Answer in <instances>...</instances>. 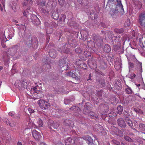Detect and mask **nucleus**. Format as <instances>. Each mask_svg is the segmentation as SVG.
<instances>
[{
    "mask_svg": "<svg viewBox=\"0 0 145 145\" xmlns=\"http://www.w3.org/2000/svg\"><path fill=\"white\" fill-rule=\"evenodd\" d=\"M21 26H23L24 27V28H23V29L24 30V31H25L26 29V27L25 25H24L23 24H21Z\"/></svg>",
    "mask_w": 145,
    "mask_h": 145,
    "instance_id": "e2e57ef3",
    "label": "nucleus"
},
{
    "mask_svg": "<svg viewBox=\"0 0 145 145\" xmlns=\"http://www.w3.org/2000/svg\"><path fill=\"white\" fill-rule=\"evenodd\" d=\"M140 127L141 128L142 130H145V124H140L139 125Z\"/></svg>",
    "mask_w": 145,
    "mask_h": 145,
    "instance_id": "37998d69",
    "label": "nucleus"
},
{
    "mask_svg": "<svg viewBox=\"0 0 145 145\" xmlns=\"http://www.w3.org/2000/svg\"><path fill=\"white\" fill-rule=\"evenodd\" d=\"M21 86L25 89L27 88V83L25 81H23L21 83Z\"/></svg>",
    "mask_w": 145,
    "mask_h": 145,
    "instance_id": "72a5a7b5",
    "label": "nucleus"
},
{
    "mask_svg": "<svg viewBox=\"0 0 145 145\" xmlns=\"http://www.w3.org/2000/svg\"><path fill=\"white\" fill-rule=\"evenodd\" d=\"M25 43L27 46H31L32 43V39L31 36H29V37H26L25 40Z\"/></svg>",
    "mask_w": 145,
    "mask_h": 145,
    "instance_id": "dca6fc26",
    "label": "nucleus"
},
{
    "mask_svg": "<svg viewBox=\"0 0 145 145\" xmlns=\"http://www.w3.org/2000/svg\"><path fill=\"white\" fill-rule=\"evenodd\" d=\"M72 122L71 120H66L64 122V124L65 126V128H67L68 129L70 128V126L71 122Z\"/></svg>",
    "mask_w": 145,
    "mask_h": 145,
    "instance_id": "a211bd4d",
    "label": "nucleus"
},
{
    "mask_svg": "<svg viewBox=\"0 0 145 145\" xmlns=\"http://www.w3.org/2000/svg\"><path fill=\"white\" fill-rule=\"evenodd\" d=\"M114 31L116 33H121L124 32V30L122 28L120 29L116 28L114 29Z\"/></svg>",
    "mask_w": 145,
    "mask_h": 145,
    "instance_id": "7c9ffc66",
    "label": "nucleus"
},
{
    "mask_svg": "<svg viewBox=\"0 0 145 145\" xmlns=\"http://www.w3.org/2000/svg\"><path fill=\"white\" fill-rule=\"evenodd\" d=\"M41 11L44 14L46 15H49V12L47 10V7H46V8H42L41 9Z\"/></svg>",
    "mask_w": 145,
    "mask_h": 145,
    "instance_id": "473e14b6",
    "label": "nucleus"
},
{
    "mask_svg": "<svg viewBox=\"0 0 145 145\" xmlns=\"http://www.w3.org/2000/svg\"><path fill=\"white\" fill-rule=\"evenodd\" d=\"M17 145H22V142H20L19 141L17 143Z\"/></svg>",
    "mask_w": 145,
    "mask_h": 145,
    "instance_id": "69168bd1",
    "label": "nucleus"
},
{
    "mask_svg": "<svg viewBox=\"0 0 145 145\" xmlns=\"http://www.w3.org/2000/svg\"><path fill=\"white\" fill-rule=\"evenodd\" d=\"M28 111L29 113L30 114H32L35 112V111L31 108H28Z\"/></svg>",
    "mask_w": 145,
    "mask_h": 145,
    "instance_id": "49530a36",
    "label": "nucleus"
},
{
    "mask_svg": "<svg viewBox=\"0 0 145 145\" xmlns=\"http://www.w3.org/2000/svg\"><path fill=\"white\" fill-rule=\"evenodd\" d=\"M67 59L63 58L59 61V65L62 71L67 70L68 68Z\"/></svg>",
    "mask_w": 145,
    "mask_h": 145,
    "instance_id": "7ed1b4c3",
    "label": "nucleus"
},
{
    "mask_svg": "<svg viewBox=\"0 0 145 145\" xmlns=\"http://www.w3.org/2000/svg\"><path fill=\"white\" fill-rule=\"evenodd\" d=\"M4 121L7 124H9L10 126H11V124L10 123V121L8 120L5 119V120H4Z\"/></svg>",
    "mask_w": 145,
    "mask_h": 145,
    "instance_id": "864d4df0",
    "label": "nucleus"
},
{
    "mask_svg": "<svg viewBox=\"0 0 145 145\" xmlns=\"http://www.w3.org/2000/svg\"><path fill=\"white\" fill-rule=\"evenodd\" d=\"M92 108V105L89 103H87L84 106L83 112L84 114L86 112L90 111Z\"/></svg>",
    "mask_w": 145,
    "mask_h": 145,
    "instance_id": "9b49d317",
    "label": "nucleus"
},
{
    "mask_svg": "<svg viewBox=\"0 0 145 145\" xmlns=\"http://www.w3.org/2000/svg\"><path fill=\"white\" fill-rule=\"evenodd\" d=\"M72 139L71 138L68 137L65 140V145H70L71 143Z\"/></svg>",
    "mask_w": 145,
    "mask_h": 145,
    "instance_id": "bb28decb",
    "label": "nucleus"
},
{
    "mask_svg": "<svg viewBox=\"0 0 145 145\" xmlns=\"http://www.w3.org/2000/svg\"><path fill=\"white\" fill-rule=\"evenodd\" d=\"M74 115L76 116H78L79 117H80V116H81V115L80 114H79L78 113L76 112H74Z\"/></svg>",
    "mask_w": 145,
    "mask_h": 145,
    "instance_id": "5fc2aeb1",
    "label": "nucleus"
},
{
    "mask_svg": "<svg viewBox=\"0 0 145 145\" xmlns=\"http://www.w3.org/2000/svg\"><path fill=\"white\" fill-rule=\"evenodd\" d=\"M52 17L55 20H57L59 17V14L58 10H56V11L54 12L52 14Z\"/></svg>",
    "mask_w": 145,
    "mask_h": 145,
    "instance_id": "6ab92c4d",
    "label": "nucleus"
},
{
    "mask_svg": "<svg viewBox=\"0 0 145 145\" xmlns=\"http://www.w3.org/2000/svg\"><path fill=\"white\" fill-rule=\"evenodd\" d=\"M111 131L113 134L120 137H121L123 135V133L121 131L119 130L118 129L114 126L112 128Z\"/></svg>",
    "mask_w": 145,
    "mask_h": 145,
    "instance_id": "6e6552de",
    "label": "nucleus"
},
{
    "mask_svg": "<svg viewBox=\"0 0 145 145\" xmlns=\"http://www.w3.org/2000/svg\"><path fill=\"white\" fill-rule=\"evenodd\" d=\"M41 89L38 85L31 87V91L34 93H37V96L39 98H41L43 96V95L41 93Z\"/></svg>",
    "mask_w": 145,
    "mask_h": 145,
    "instance_id": "20e7f679",
    "label": "nucleus"
},
{
    "mask_svg": "<svg viewBox=\"0 0 145 145\" xmlns=\"http://www.w3.org/2000/svg\"><path fill=\"white\" fill-rule=\"evenodd\" d=\"M90 53L89 51L84 50L83 51L82 54L80 56V57H81L82 59H84L85 58L89 57L90 56Z\"/></svg>",
    "mask_w": 145,
    "mask_h": 145,
    "instance_id": "2eb2a0df",
    "label": "nucleus"
},
{
    "mask_svg": "<svg viewBox=\"0 0 145 145\" xmlns=\"http://www.w3.org/2000/svg\"><path fill=\"white\" fill-rule=\"evenodd\" d=\"M129 65L131 67H133V64L132 63H130Z\"/></svg>",
    "mask_w": 145,
    "mask_h": 145,
    "instance_id": "338daca9",
    "label": "nucleus"
},
{
    "mask_svg": "<svg viewBox=\"0 0 145 145\" xmlns=\"http://www.w3.org/2000/svg\"><path fill=\"white\" fill-rule=\"evenodd\" d=\"M56 4V1L54 0H49L47 3V5L53 7Z\"/></svg>",
    "mask_w": 145,
    "mask_h": 145,
    "instance_id": "393cba45",
    "label": "nucleus"
},
{
    "mask_svg": "<svg viewBox=\"0 0 145 145\" xmlns=\"http://www.w3.org/2000/svg\"><path fill=\"white\" fill-rule=\"evenodd\" d=\"M40 7L42 8H46V3L44 1H42L41 2L40 4Z\"/></svg>",
    "mask_w": 145,
    "mask_h": 145,
    "instance_id": "e433bc0d",
    "label": "nucleus"
},
{
    "mask_svg": "<svg viewBox=\"0 0 145 145\" xmlns=\"http://www.w3.org/2000/svg\"><path fill=\"white\" fill-rule=\"evenodd\" d=\"M30 1V3L31 4H32V1L31 0H27L26 1H25V2H24L23 4V6H25L27 5V2L28 1Z\"/></svg>",
    "mask_w": 145,
    "mask_h": 145,
    "instance_id": "09e8293b",
    "label": "nucleus"
},
{
    "mask_svg": "<svg viewBox=\"0 0 145 145\" xmlns=\"http://www.w3.org/2000/svg\"><path fill=\"white\" fill-rule=\"evenodd\" d=\"M8 115L9 116H11L12 117H14V114L13 113H12L11 112H10L8 113Z\"/></svg>",
    "mask_w": 145,
    "mask_h": 145,
    "instance_id": "6e6d98bb",
    "label": "nucleus"
},
{
    "mask_svg": "<svg viewBox=\"0 0 145 145\" xmlns=\"http://www.w3.org/2000/svg\"><path fill=\"white\" fill-rule=\"evenodd\" d=\"M82 138L84 140H88L89 141H92V139L90 136L88 135L84 136L82 137Z\"/></svg>",
    "mask_w": 145,
    "mask_h": 145,
    "instance_id": "2f4dec72",
    "label": "nucleus"
},
{
    "mask_svg": "<svg viewBox=\"0 0 145 145\" xmlns=\"http://www.w3.org/2000/svg\"><path fill=\"white\" fill-rule=\"evenodd\" d=\"M91 74H90L89 76V78L87 80V81H88L89 80H90L91 81L92 79L91 78Z\"/></svg>",
    "mask_w": 145,
    "mask_h": 145,
    "instance_id": "13d9d810",
    "label": "nucleus"
},
{
    "mask_svg": "<svg viewBox=\"0 0 145 145\" xmlns=\"http://www.w3.org/2000/svg\"><path fill=\"white\" fill-rule=\"evenodd\" d=\"M105 34L107 35L106 37H105V38L108 37L109 38H111L112 40L113 44L114 45L118 44L121 40V37L114 36L113 32L111 31H106Z\"/></svg>",
    "mask_w": 145,
    "mask_h": 145,
    "instance_id": "f03ea898",
    "label": "nucleus"
},
{
    "mask_svg": "<svg viewBox=\"0 0 145 145\" xmlns=\"http://www.w3.org/2000/svg\"><path fill=\"white\" fill-rule=\"evenodd\" d=\"M118 12L117 7L116 6L115 7V9L112 8L110 10V13L111 16L116 15V14Z\"/></svg>",
    "mask_w": 145,
    "mask_h": 145,
    "instance_id": "412c9836",
    "label": "nucleus"
},
{
    "mask_svg": "<svg viewBox=\"0 0 145 145\" xmlns=\"http://www.w3.org/2000/svg\"><path fill=\"white\" fill-rule=\"evenodd\" d=\"M31 21L35 25H38L40 23L39 19L35 15H32L31 16Z\"/></svg>",
    "mask_w": 145,
    "mask_h": 145,
    "instance_id": "1a4fd4ad",
    "label": "nucleus"
},
{
    "mask_svg": "<svg viewBox=\"0 0 145 145\" xmlns=\"http://www.w3.org/2000/svg\"><path fill=\"white\" fill-rule=\"evenodd\" d=\"M136 3H137L138 4L137 5V6L138 7H140L139 8H140L142 7V3L141 2L139 1H137L136 2Z\"/></svg>",
    "mask_w": 145,
    "mask_h": 145,
    "instance_id": "c03bdc74",
    "label": "nucleus"
},
{
    "mask_svg": "<svg viewBox=\"0 0 145 145\" xmlns=\"http://www.w3.org/2000/svg\"><path fill=\"white\" fill-rule=\"evenodd\" d=\"M111 50V48L110 46L107 44H105L104 48V51L107 53H109Z\"/></svg>",
    "mask_w": 145,
    "mask_h": 145,
    "instance_id": "4be33fe9",
    "label": "nucleus"
},
{
    "mask_svg": "<svg viewBox=\"0 0 145 145\" xmlns=\"http://www.w3.org/2000/svg\"><path fill=\"white\" fill-rule=\"evenodd\" d=\"M118 124L120 127L122 128H125L126 125L125 121L122 118H120L117 120Z\"/></svg>",
    "mask_w": 145,
    "mask_h": 145,
    "instance_id": "4468645a",
    "label": "nucleus"
},
{
    "mask_svg": "<svg viewBox=\"0 0 145 145\" xmlns=\"http://www.w3.org/2000/svg\"><path fill=\"white\" fill-rule=\"evenodd\" d=\"M114 0H108V4L114 1Z\"/></svg>",
    "mask_w": 145,
    "mask_h": 145,
    "instance_id": "052dcab7",
    "label": "nucleus"
},
{
    "mask_svg": "<svg viewBox=\"0 0 145 145\" xmlns=\"http://www.w3.org/2000/svg\"><path fill=\"white\" fill-rule=\"evenodd\" d=\"M59 2V3L61 5H63L65 2L64 0H58Z\"/></svg>",
    "mask_w": 145,
    "mask_h": 145,
    "instance_id": "a18cd8bd",
    "label": "nucleus"
},
{
    "mask_svg": "<svg viewBox=\"0 0 145 145\" xmlns=\"http://www.w3.org/2000/svg\"><path fill=\"white\" fill-rule=\"evenodd\" d=\"M66 74L67 76H69L74 78H77L75 74L73 73L72 72H68Z\"/></svg>",
    "mask_w": 145,
    "mask_h": 145,
    "instance_id": "a878e982",
    "label": "nucleus"
},
{
    "mask_svg": "<svg viewBox=\"0 0 145 145\" xmlns=\"http://www.w3.org/2000/svg\"><path fill=\"white\" fill-rule=\"evenodd\" d=\"M105 81L104 79L99 78L96 80V85L97 88H102L105 86Z\"/></svg>",
    "mask_w": 145,
    "mask_h": 145,
    "instance_id": "0eeeda50",
    "label": "nucleus"
},
{
    "mask_svg": "<svg viewBox=\"0 0 145 145\" xmlns=\"http://www.w3.org/2000/svg\"><path fill=\"white\" fill-rule=\"evenodd\" d=\"M87 115H88L90 118L95 120L98 117V116L96 114L91 111V110L88 112L84 113Z\"/></svg>",
    "mask_w": 145,
    "mask_h": 145,
    "instance_id": "f8f14e48",
    "label": "nucleus"
},
{
    "mask_svg": "<svg viewBox=\"0 0 145 145\" xmlns=\"http://www.w3.org/2000/svg\"><path fill=\"white\" fill-rule=\"evenodd\" d=\"M140 69L139 70V71H140V72H141L142 71V63H140Z\"/></svg>",
    "mask_w": 145,
    "mask_h": 145,
    "instance_id": "4d7b16f0",
    "label": "nucleus"
},
{
    "mask_svg": "<svg viewBox=\"0 0 145 145\" xmlns=\"http://www.w3.org/2000/svg\"><path fill=\"white\" fill-rule=\"evenodd\" d=\"M116 114H115V113L114 112H110L109 114V116H111L112 117H113L112 116V115H114V116L115 115H116Z\"/></svg>",
    "mask_w": 145,
    "mask_h": 145,
    "instance_id": "603ef678",
    "label": "nucleus"
},
{
    "mask_svg": "<svg viewBox=\"0 0 145 145\" xmlns=\"http://www.w3.org/2000/svg\"><path fill=\"white\" fill-rule=\"evenodd\" d=\"M59 126V124L58 122H53L51 125V127L52 128L53 127L54 129H57Z\"/></svg>",
    "mask_w": 145,
    "mask_h": 145,
    "instance_id": "b1692460",
    "label": "nucleus"
},
{
    "mask_svg": "<svg viewBox=\"0 0 145 145\" xmlns=\"http://www.w3.org/2000/svg\"><path fill=\"white\" fill-rule=\"evenodd\" d=\"M37 123L38 124V126L39 127H42L43 122L41 119H39L37 121Z\"/></svg>",
    "mask_w": 145,
    "mask_h": 145,
    "instance_id": "4c0bfd02",
    "label": "nucleus"
},
{
    "mask_svg": "<svg viewBox=\"0 0 145 145\" xmlns=\"http://www.w3.org/2000/svg\"><path fill=\"white\" fill-rule=\"evenodd\" d=\"M125 119L127 123L129 125V126L131 127L133 126L132 122L129 118L128 117H126L125 118Z\"/></svg>",
    "mask_w": 145,
    "mask_h": 145,
    "instance_id": "cd10ccee",
    "label": "nucleus"
},
{
    "mask_svg": "<svg viewBox=\"0 0 145 145\" xmlns=\"http://www.w3.org/2000/svg\"><path fill=\"white\" fill-rule=\"evenodd\" d=\"M124 138V139L126 141H127L129 142L133 141V140L128 136L125 135Z\"/></svg>",
    "mask_w": 145,
    "mask_h": 145,
    "instance_id": "58836bf2",
    "label": "nucleus"
},
{
    "mask_svg": "<svg viewBox=\"0 0 145 145\" xmlns=\"http://www.w3.org/2000/svg\"><path fill=\"white\" fill-rule=\"evenodd\" d=\"M139 42L140 43L142 40V39L143 38V37L142 35H140L139 36Z\"/></svg>",
    "mask_w": 145,
    "mask_h": 145,
    "instance_id": "8fccbe9b",
    "label": "nucleus"
},
{
    "mask_svg": "<svg viewBox=\"0 0 145 145\" xmlns=\"http://www.w3.org/2000/svg\"><path fill=\"white\" fill-rule=\"evenodd\" d=\"M117 113L119 114H122L123 111V107L121 105H119L117 107Z\"/></svg>",
    "mask_w": 145,
    "mask_h": 145,
    "instance_id": "c85d7f7f",
    "label": "nucleus"
},
{
    "mask_svg": "<svg viewBox=\"0 0 145 145\" xmlns=\"http://www.w3.org/2000/svg\"><path fill=\"white\" fill-rule=\"evenodd\" d=\"M49 55L50 57L54 58L56 56V51L54 49H50L49 51Z\"/></svg>",
    "mask_w": 145,
    "mask_h": 145,
    "instance_id": "f3484780",
    "label": "nucleus"
},
{
    "mask_svg": "<svg viewBox=\"0 0 145 145\" xmlns=\"http://www.w3.org/2000/svg\"><path fill=\"white\" fill-rule=\"evenodd\" d=\"M38 103L40 108L43 110H45L48 108L50 105L48 102L42 99L39 100Z\"/></svg>",
    "mask_w": 145,
    "mask_h": 145,
    "instance_id": "39448f33",
    "label": "nucleus"
},
{
    "mask_svg": "<svg viewBox=\"0 0 145 145\" xmlns=\"http://www.w3.org/2000/svg\"><path fill=\"white\" fill-rule=\"evenodd\" d=\"M130 25V22L129 19H127L124 23L125 26H129Z\"/></svg>",
    "mask_w": 145,
    "mask_h": 145,
    "instance_id": "79ce46f5",
    "label": "nucleus"
},
{
    "mask_svg": "<svg viewBox=\"0 0 145 145\" xmlns=\"http://www.w3.org/2000/svg\"><path fill=\"white\" fill-rule=\"evenodd\" d=\"M83 50L80 48H76L75 49V52L76 53L80 55V56L82 54Z\"/></svg>",
    "mask_w": 145,
    "mask_h": 145,
    "instance_id": "c756f323",
    "label": "nucleus"
},
{
    "mask_svg": "<svg viewBox=\"0 0 145 145\" xmlns=\"http://www.w3.org/2000/svg\"><path fill=\"white\" fill-rule=\"evenodd\" d=\"M81 61L80 60H76L75 62V64L77 66L82 68L84 69H86L87 68L86 64L85 63H81Z\"/></svg>",
    "mask_w": 145,
    "mask_h": 145,
    "instance_id": "ddd939ff",
    "label": "nucleus"
},
{
    "mask_svg": "<svg viewBox=\"0 0 145 145\" xmlns=\"http://www.w3.org/2000/svg\"><path fill=\"white\" fill-rule=\"evenodd\" d=\"M23 14H24V16H27V15L26 13V12H23Z\"/></svg>",
    "mask_w": 145,
    "mask_h": 145,
    "instance_id": "774afa93",
    "label": "nucleus"
},
{
    "mask_svg": "<svg viewBox=\"0 0 145 145\" xmlns=\"http://www.w3.org/2000/svg\"><path fill=\"white\" fill-rule=\"evenodd\" d=\"M79 109V108L76 106H73L71 108H69V109L70 110L73 111H75L76 110H78Z\"/></svg>",
    "mask_w": 145,
    "mask_h": 145,
    "instance_id": "a19ab883",
    "label": "nucleus"
},
{
    "mask_svg": "<svg viewBox=\"0 0 145 145\" xmlns=\"http://www.w3.org/2000/svg\"><path fill=\"white\" fill-rule=\"evenodd\" d=\"M97 95L99 97H101L102 95V91H98L97 93Z\"/></svg>",
    "mask_w": 145,
    "mask_h": 145,
    "instance_id": "3c124183",
    "label": "nucleus"
},
{
    "mask_svg": "<svg viewBox=\"0 0 145 145\" xmlns=\"http://www.w3.org/2000/svg\"><path fill=\"white\" fill-rule=\"evenodd\" d=\"M32 135L34 139L36 140H39L41 137L40 133L35 130L33 131Z\"/></svg>",
    "mask_w": 145,
    "mask_h": 145,
    "instance_id": "9d476101",
    "label": "nucleus"
},
{
    "mask_svg": "<svg viewBox=\"0 0 145 145\" xmlns=\"http://www.w3.org/2000/svg\"><path fill=\"white\" fill-rule=\"evenodd\" d=\"M11 7L12 8L14 12L16 11L17 9L18 8L17 4L14 3H12V4L11 5Z\"/></svg>",
    "mask_w": 145,
    "mask_h": 145,
    "instance_id": "5701e85b",
    "label": "nucleus"
},
{
    "mask_svg": "<svg viewBox=\"0 0 145 145\" xmlns=\"http://www.w3.org/2000/svg\"><path fill=\"white\" fill-rule=\"evenodd\" d=\"M127 88L125 89V91L128 94H131L132 92V90L131 88L128 86H127Z\"/></svg>",
    "mask_w": 145,
    "mask_h": 145,
    "instance_id": "f704fd0d",
    "label": "nucleus"
},
{
    "mask_svg": "<svg viewBox=\"0 0 145 145\" xmlns=\"http://www.w3.org/2000/svg\"><path fill=\"white\" fill-rule=\"evenodd\" d=\"M94 40L95 43L96 44H100L103 42L102 39L99 37H97L95 38H94Z\"/></svg>",
    "mask_w": 145,
    "mask_h": 145,
    "instance_id": "aec40b11",
    "label": "nucleus"
},
{
    "mask_svg": "<svg viewBox=\"0 0 145 145\" xmlns=\"http://www.w3.org/2000/svg\"><path fill=\"white\" fill-rule=\"evenodd\" d=\"M68 44H66L58 50L61 53H68L70 52V47H75L77 45L76 41L74 39H72L68 40Z\"/></svg>",
    "mask_w": 145,
    "mask_h": 145,
    "instance_id": "f257e3e1",
    "label": "nucleus"
},
{
    "mask_svg": "<svg viewBox=\"0 0 145 145\" xmlns=\"http://www.w3.org/2000/svg\"><path fill=\"white\" fill-rule=\"evenodd\" d=\"M118 5L116 6L119 7L121 10H123V6L121 3V0H117Z\"/></svg>",
    "mask_w": 145,
    "mask_h": 145,
    "instance_id": "c9c22d12",
    "label": "nucleus"
},
{
    "mask_svg": "<svg viewBox=\"0 0 145 145\" xmlns=\"http://www.w3.org/2000/svg\"><path fill=\"white\" fill-rule=\"evenodd\" d=\"M66 18L65 15V14H61L59 20L61 21L65 22V18Z\"/></svg>",
    "mask_w": 145,
    "mask_h": 145,
    "instance_id": "ea45409f",
    "label": "nucleus"
},
{
    "mask_svg": "<svg viewBox=\"0 0 145 145\" xmlns=\"http://www.w3.org/2000/svg\"><path fill=\"white\" fill-rule=\"evenodd\" d=\"M50 39V37L49 36H48L46 37V40L47 42H48L49 39Z\"/></svg>",
    "mask_w": 145,
    "mask_h": 145,
    "instance_id": "680f3d73",
    "label": "nucleus"
},
{
    "mask_svg": "<svg viewBox=\"0 0 145 145\" xmlns=\"http://www.w3.org/2000/svg\"><path fill=\"white\" fill-rule=\"evenodd\" d=\"M39 145H47L44 142H41L40 143Z\"/></svg>",
    "mask_w": 145,
    "mask_h": 145,
    "instance_id": "0e129e2a",
    "label": "nucleus"
},
{
    "mask_svg": "<svg viewBox=\"0 0 145 145\" xmlns=\"http://www.w3.org/2000/svg\"><path fill=\"white\" fill-rule=\"evenodd\" d=\"M136 76V75L134 73L131 74L130 75V78L131 79H133Z\"/></svg>",
    "mask_w": 145,
    "mask_h": 145,
    "instance_id": "de8ad7c7",
    "label": "nucleus"
},
{
    "mask_svg": "<svg viewBox=\"0 0 145 145\" xmlns=\"http://www.w3.org/2000/svg\"><path fill=\"white\" fill-rule=\"evenodd\" d=\"M114 142L117 145H119L120 144V142H118L117 141H116V140H114Z\"/></svg>",
    "mask_w": 145,
    "mask_h": 145,
    "instance_id": "bf43d9fd",
    "label": "nucleus"
},
{
    "mask_svg": "<svg viewBox=\"0 0 145 145\" xmlns=\"http://www.w3.org/2000/svg\"><path fill=\"white\" fill-rule=\"evenodd\" d=\"M138 23L142 27H145V12H142L139 15Z\"/></svg>",
    "mask_w": 145,
    "mask_h": 145,
    "instance_id": "423d86ee",
    "label": "nucleus"
}]
</instances>
